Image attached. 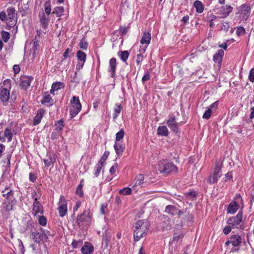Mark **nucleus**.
<instances>
[{"instance_id": "1", "label": "nucleus", "mask_w": 254, "mask_h": 254, "mask_svg": "<svg viewBox=\"0 0 254 254\" xmlns=\"http://www.w3.org/2000/svg\"><path fill=\"white\" fill-rule=\"evenodd\" d=\"M148 227V222L146 220H140L135 223L133 233L134 239L135 241H138L145 235Z\"/></svg>"}, {"instance_id": "2", "label": "nucleus", "mask_w": 254, "mask_h": 254, "mask_svg": "<svg viewBox=\"0 0 254 254\" xmlns=\"http://www.w3.org/2000/svg\"><path fill=\"white\" fill-rule=\"evenodd\" d=\"M158 165L161 173L170 174L173 172H177L178 171L177 167L171 162L162 161L159 162Z\"/></svg>"}, {"instance_id": "3", "label": "nucleus", "mask_w": 254, "mask_h": 254, "mask_svg": "<svg viewBox=\"0 0 254 254\" xmlns=\"http://www.w3.org/2000/svg\"><path fill=\"white\" fill-rule=\"evenodd\" d=\"M90 221V216L89 211H85L83 213L78 215L77 222L79 226L87 225Z\"/></svg>"}, {"instance_id": "4", "label": "nucleus", "mask_w": 254, "mask_h": 254, "mask_svg": "<svg viewBox=\"0 0 254 254\" xmlns=\"http://www.w3.org/2000/svg\"><path fill=\"white\" fill-rule=\"evenodd\" d=\"M242 221V212H239L235 217L229 218L227 223L233 228H239L241 227V223Z\"/></svg>"}, {"instance_id": "5", "label": "nucleus", "mask_w": 254, "mask_h": 254, "mask_svg": "<svg viewBox=\"0 0 254 254\" xmlns=\"http://www.w3.org/2000/svg\"><path fill=\"white\" fill-rule=\"evenodd\" d=\"M58 209L59 215L62 217L64 216L67 213V202L64 196H61L60 198Z\"/></svg>"}, {"instance_id": "6", "label": "nucleus", "mask_w": 254, "mask_h": 254, "mask_svg": "<svg viewBox=\"0 0 254 254\" xmlns=\"http://www.w3.org/2000/svg\"><path fill=\"white\" fill-rule=\"evenodd\" d=\"M219 163L216 165V167L212 175H210L207 180L210 184H214L218 181V179L221 177V169L219 166Z\"/></svg>"}, {"instance_id": "7", "label": "nucleus", "mask_w": 254, "mask_h": 254, "mask_svg": "<svg viewBox=\"0 0 254 254\" xmlns=\"http://www.w3.org/2000/svg\"><path fill=\"white\" fill-rule=\"evenodd\" d=\"M166 124L172 131L175 133L179 132V126H180V124L176 122L175 116L170 117L167 121Z\"/></svg>"}, {"instance_id": "8", "label": "nucleus", "mask_w": 254, "mask_h": 254, "mask_svg": "<svg viewBox=\"0 0 254 254\" xmlns=\"http://www.w3.org/2000/svg\"><path fill=\"white\" fill-rule=\"evenodd\" d=\"M15 199L9 198L4 199L2 203V207L4 211H10L13 209V207L15 204Z\"/></svg>"}, {"instance_id": "9", "label": "nucleus", "mask_w": 254, "mask_h": 254, "mask_svg": "<svg viewBox=\"0 0 254 254\" xmlns=\"http://www.w3.org/2000/svg\"><path fill=\"white\" fill-rule=\"evenodd\" d=\"M10 86L7 87H1L0 88V101L2 102H6L9 98Z\"/></svg>"}, {"instance_id": "10", "label": "nucleus", "mask_w": 254, "mask_h": 254, "mask_svg": "<svg viewBox=\"0 0 254 254\" xmlns=\"http://www.w3.org/2000/svg\"><path fill=\"white\" fill-rule=\"evenodd\" d=\"M33 211L34 215L42 214L43 213V208L40 202L37 200V198H35V201L33 204Z\"/></svg>"}, {"instance_id": "11", "label": "nucleus", "mask_w": 254, "mask_h": 254, "mask_svg": "<svg viewBox=\"0 0 254 254\" xmlns=\"http://www.w3.org/2000/svg\"><path fill=\"white\" fill-rule=\"evenodd\" d=\"M2 196L5 197V199L9 198L15 199L13 196V192L12 190L9 187L6 186L3 190L1 191Z\"/></svg>"}, {"instance_id": "12", "label": "nucleus", "mask_w": 254, "mask_h": 254, "mask_svg": "<svg viewBox=\"0 0 254 254\" xmlns=\"http://www.w3.org/2000/svg\"><path fill=\"white\" fill-rule=\"evenodd\" d=\"M116 65V59L114 58L111 59L109 61V71L111 72V76L112 77H114L115 76Z\"/></svg>"}, {"instance_id": "13", "label": "nucleus", "mask_w": 254, "mask_h": 254, "mask_svg": "<svg viewBox=\"0 0 254 254\" xmlns=\"http://www.w3.org/2000/svg\"><path fill=\"white\" fill-rule=\"evenodd\" d=\"M93 246L89 243H85L81 249V251L83 254H90L93 252Z\"/></svg>"}, {"instance_id": "14", "label": "nucleus", "mask_w": 254, "mask_h": 254, "mask_svg": "<svg viewBox=\"0 0 254 254\" xmlns=\"http://www.w3.org/2000/svg\"><path fill=\"white\" fill-rule=\"evenodd\" d=\"M230 242L234 247H238L242 243V238L238 235H234L230 237Z\"/></svg>"}, {"instance_id": "15", "label": "nucleus", "mask_w": 254, "mask_h": 254, "mask_svg": "<svg viewBox=\"0 0 254 254\" xmlns=\"http://www.w3.org/2000/svg\"><path fill=\"white\" fill-rule=\"evenodd\" d=\"M30 238L35 242L39 243L43 239V236L41 233L35 231L32 232L31 235H30Z\"/></svg>"}, {"instance_id": "16", "label": "nucleus", "mask_w": 254, "mask_h": 254, "mask_svg": "<svg viewBox=\"0 0 254 254\" xmlns=\"http://www.w3.org/2000/svg\"><path fill=\"white\" fill-rule=\"evenodd\" d=\"M56 156L55 154H50L48 156V159H44V162L46 167H49L51 165L53 164L56 161Z\"/></svg>"}, {"instance_id": "17", "label": "nucleus", "mask_w": 254, "mask_h": 254, "mask_svg": "<svg viewBox=\"0 0 254 254\" xmlns=\"http://www.w3.org/2000/svg\"><path fill=\"white\" fill-rule=\"evenodd\" d=\"M31 79L28 77H23L21 79L20 86L24 90H26L30 86Z\"/></svg>"}, {"instance_id": "18", "label": "nucleus", "mask_w": 254, "mask_h": 254, "mask_svg": "<svg viewBox=\"0 0 254 254\" xmlns=\"http://www.w3.org/2000/svg\"><path fill=\"white\" fill-rule=\"evenodd\" d=\"M151 39V34L149 32H145L143 33L142 38L140 40V43L142 44L148 45Z\"/></svg>"}, {"instance_id": "19", "label": "nucleus", "mask_w": 254, "mask_h": 254, "mask_svg": "<svg viewBox=\"0 0 254 254\" xmlns=\"http://www.w3.org/2000/svg\"><path fill=\"white\" fill-rule=\"evenodd\" d=\"M49 18L46 17L44 13L40 15V22L43 28L45 29L47 27L49 24Z\"/></svg>"}, {"instance_id": "20", "label": "nucleus", "mask_w": 254, "mask_h": 254, "mask_svg": "<svg viewBox=\"0 0 254 254\" xmlns=\"http://www.w3.org/2000/svg\"><path fill=\"white\" fill-rule=\"evenodd\" d=\"M169 131L165 126H159L157 128V134L162 136H167Z\"/></svg>"}, {"instance_id": "21", "label": "nucleus", "mask_w": 254, "mask_h": 254, "mask_svg": "<svg viewBox=\"0 0 254 254\" xmlns=\"http://www.w3.org/2000/svg\"><path fill=\"white\" fill-rule=\"evenodd\" d=\"M177 207L173 205H169L166 207L165 212L169 214L175 215L177 214Z\"/></svg>"}, {"instance_id": "22", "label": "nucleus", "mask_w": 254, "mask_h": 254, "mask_svg": "<svg viewBox=\"0 0 254 254\" xmlns=\"http://www.w3.org/2000/svg\"><path fill=\"white\" fill-rule=\"evenodd\" d=\"M224 52L222 50H219L213 56V60L215 63L220 64L221 63Z\"/></svg>"}, {"instance_id": "23", "label": "nucleus", "mask_w": 254, "mask_h": 254, "mask_svg": "<svg viewBox=\"0 0 254 254\" xmlns=\"http://www.w3.org/2000/svg\"><path fill=\"white\" fill-rule=\"evenodd\" d=\"M71 104L73 108L77 110L81 109V105L79 102L78 98L73 96L72 99L71 100Z\"/></svg>"}, {"instance_id": "24", "label": "nucleus", "mask_w": 254, "mask_h": 254, "mask_svg": "<svg viewBox=\"0 0 254 254\" xmlns=\"http://www.w3.org/2000/svg\"><path fill=\"white\" fill-rule=\"evenodd\" d=\"M116 152L118 156H121L125 150V146L116 142L114 145Z\"/></svg>"}, {"instance_id": "25", "label": "nucleus", "mask_w": 254, "mask_h": 254, "mask_svg": "<svg viewBox=\"0 0 254 254\" xmlns=\"http://www.w3.org/2000/svg\"><path fill=\"white\" fill-rule=\"evenodd\" d=\"M64 84L61 82H57L54 83L52 86V89L51 90V93L52 94H54V92L58 91L61 88H64Z\"/></svg>"}, {"instance_id": "26", "label": "nucleus", "mask_w": 254, "mask_h": 254, "mask_svg": "<svg viewBox=\"0 0 254 254\" xmlns=\"http://www.w3.org/2000/svg\"><path fill=\"white\" fill-rule=\"evenodd\" d=\"M193 6L198 13H202L204 10V6L201 1L196 0L193 3Z\"/></svg>"}, {"instance_id": "27", "label": "nucleus", "mask_w": 254, "mask_h": 254, "mask_svg": "<svg viewBox=\"0 0 254 254\" xmlns=\"http://www.w3.org/2000/svg\"><path fill=\"white\" fill-rule=\"evenodd\" d=\"M239 207L238 205L236 202L231 203L227 208V211L229 213L233 214L236 212Z\"/></svg>"}, {"instance_id": "28", "label": "nucleus", "mask_w": 254, "mask_h": 254, "mask_svg": "<svg viewBox=\"0 0 254 254\" xmlns=\"http://www.w3.org/2000/svg\"><path fill=\"white\" fill-rule=\"evenodd\" d=\"M77 57L79 61L82 62L81 67H82L86 60V54L81 51H78L76 54Z\"/></svg>"}, {"instance_id": "29", "label": "nucleus", "mask_w": 254, "mask_h": 254, "mask_svg": "<svg viewBox=\"0 0 254 254\" xmlns=\"http://www.w3.org/2000/svg\"><path fill=\"white\" fill-rule=\"evenodd\" d=\"M43 117V112H37V115L33 119V125L36 126L40 124Z\"/></svg>"}, {"instance_id": "30", "label": "nucleus", "mask_w": 254, "mask_h": 254, "mask_svg": "<svg viewBox=\"0 0 254 254\" xmlns=\"http://www.w3.org/2000/svg\"><path fill=\"white\" fill-rule=\"evenodd\" d=\"M183 236V234L182 232L175 233L174 234L172 241L170 242L169 243L170 246H172L174 242L178 241L180 239H182Z\"/></svg>"}, {"instance_id": "31", "label": "nucleus", "mask_w": 254, "mask_h": 254, "mask_svg": "<svg viewBox=\"0 0 254 254\" xmlns=\"http://www.w3.org/2000/svg\"><path fill=\"white\" fill-rule=\"evenodd\" d=\"M64 8L63 6H59L56 7L53 14H56L57 17H61L64 14Z\"/></svg>"}, {"instance_id": "32", "label": "nucleus", "mask_w": 254, "mask_h": 254, "mask_svg": "<svg viewBox=\"0 0 254 254\" xmlns=\"http://www.w3.org/2000/svg\"><path fill=\"white\" fill-rule=\"evenodd\" d=\"M144 180V176L142 174L138 175L135 179V184L133 187L141 186L142 185Z\"/></svg>"}, {"instance_id": "33", "label": "nucleus", "mask_w": 254, "mask_h": 254, "mask_svg": "<svg viewBox=\"0 0 254 254\" xmlns=\"http://www.w3.org/2000/svg\"><path fill=\"white\" fill-rule=\"evenodd\" d=\"M118 55L124 62H126L128 58L129 53L127 51H121L118 52Z\"/></svg>"}, {"instance_id": "34", "label": "nucleus", "mask_w": 254, "mask_h": 254, "mask_svg": "<svg viewBox=\"0 0 254 254\" xmlns=\"http://www.w3.org/2000/svg\"><path fill=\"white\" fill-rule=\"evenodd\" d=\"M4 134L8 141H10L12 140V133L11 129L8 127L6 128Z\"/></svg>"}, {"instance_id": "35", "label": "nucleus", "mask_w": 254, "mask_h": 254, "mask_svg": "<svg viewBox=\"0 0 254 254\" xmlns=\"http://www.w3.org/2000/svg\"><path fill=\"white\" fill-rule=\"evenodd\" d=\"M162 228L164 230H169L170 229L171 223L169 218H165V220L162 224Z\"/></svg>"}, {"instance_id": "36", "label": "nucleus", "mask_w": 254, "mask_h": 254, "mask_svg": "<svg viewBox=\"0 0 254 254\" xmlns=\"http://www.w3.org/2000/svg\"><path fill=\"white\" fill-rule=\"evenodd\" d=\"M103 165H104V164H103L101 162H98V163L96 164V165L95 166L96 171L95 173V176L96 177L98 176V175H99V174L101 172V170L102 169Z\"/></svg>"}, {"instance_id": "37", "label": "nucleus", "mask_w": 254, "mask_h": 254, "mask_svg": "<svg viewBox=\"0 0 254 254\" xmlns=\"http://www.w3.org/2000/svg\"><path fill=\"white\" fill-rule=\"evenodd\" d=\"M55 126L58 131H61L64 127V121L62 119L59 120L56 123Z\"/></svg>"}, {"instance_id": "38", "label": "nucleus", "mask_w": 254, "mask_h": 254, "mask_svg": "<svg viewBox=\"0 0 254 254\" xmlns=\"http://www.w3.org/2000/svg\"><path fill=\"white\" fill-rule=\"evenodd\" d=\"M14 11L15 10L13 8H9L7 9V15L9 19L15 18Z\"/></svg>"}, {"instance_id": "39", "label": "nucleus", "mask_w": 254, "mask_h": 254, "mask_svg": "<svg viewBox=\"0 0 254 254\" xmlns=\"http://www.w3.org/2000/svg\"><path fill=\"white\" fill-rule=\"evenodd\" d=\"M54 102L53 100H51L49 95H46L44 96L43 100L42 101L43 104L49 103L52 105Z\"/></svg>"}, {"instance_id": "40", "label": "nucleus", "mask_w": 254, "mask_h": 254, "mask_svg": "<svg viewBox=\"0 0 254 254\" xmlns=\"http://www.w3.org/2000/svg\"><path fill=\"white\" fill-rule=\"evenodd\" d=\"M41 231L42 232L41 233L43 236V238H45L46 239H48L49 236H53L54 235L51 234L50 232L48 230H45L43 228H41Z\"/></svg>"}, {"instance_id": "41", "label": "nucleus", "mask_w": 254, "mask_h": 254, "mask_svg": "<svg viewBox=\"0 0 254 254\" xmlns=\"http://www.w3.org/2000/svg\"><path fill=\"white\" fill-rule=\"evenodd\" d=\"M119 192L123 195H128L131 193V190L129 188H125L121 190Z\"/></svg>"}, {"instance_id": "42", "label": "nucleus", "mask_w": 254, "mask_h": 254, "mask_svg": "<svg viewBox=\"0 0 254 254\" xmlns=\"http://www.w3.org/2000/svg\"><path fill=\"white\" fill-rule=\"evenodd\" d=\"M124 135V131L122 129L119 132L116 133V142L119 141L121 139L123 138Z\"/></svg>"}, {"instance_id": "43", "label": "nucleus", "mask_w": 254, "mask_h": 254, "mask_svg": "<svg viewBox=\"0 0 254 254\" xmlns=\"http://www.w3.org/2000/svg\"><path fill=\"white\" fill-rule=\"evenodd\" d=\"M79 46L81 49L86 50L88 47V44L85 40L84 38H82L79 43Z\"/></svg>"}, {"instance_id": "44", "label": "nucleus", "mask_w": 254, "mask_h": 254, "mask_svg": "<svg viewBox=\"0 0 254 254\" xmlns=\"http://www.w3.org/2000/svg\"><path fill=\"white\" fill-rule=\"evenodd\" d=\"M2 38L5 42H7L10 38L9 34L7 32L2 31L1 32Z\"/></svg>"}, {"instance_id": "45", "label": "nucleus", "mask_w": 254, "mask_h": 254, "mask_svg": "<svg viewBox=\"0 0 254 254\" xmlns=\"http://www.w3.org/2000/svg\"><path fill=\"white\" fill-rule=\"evenodd\" d=\"M109 155V151H105L101 158H100V160L99 161V162H101L103 164L104 163L105 160L107 159L108 156Z\"/></svg>"}, {"instance_id": "46", "label": "nucleus", "mask_w": 254, "mask_h": 254, "mask_svg": "<svg viewBox=\"0 0 254 254\" xmlns=\"http://www.w3.org/2000/svg\"><path fill=\"white\" fill-rule=\"evenodd\" d=\"M82 188H83V186L81 184H80L77 186L76 190V194H77L78 195H79L80 196H81L83 194V191L82 190Z\"/></svg>"}, {"instance_id": "47", "label": "nucleus", "mask_w": 254, "mask_h": 254, "mask_svg": "<svg viewBox=\"0 0 254 254\" xmlns=\"http://www.w3.org/2000/svg\"><path fill=\"white\" fill-rule=\"evenodd\" d=\"M236 33L238 36H241L245 34V29L243 27H239L237 28Z\"/></svg>"}, {"instance_id": "48", "label": "nucleus", "mask_w": 254, "mask_h": 254, "mask_svg": "<svg viewBox=\"0 0 254 254\" xmlns=\"http://www.w3.org/2000/svg\"><path fill=\"white\" fill-rule=\"evenodd\" d=\"M39 223L42 226H45L47 224V220L44 216H39L38 219Z\"/></svg>"}, {"instance_id": "49", "label": "nucleus", "mask_w": 254, "mask_h": 254, "mask_svg": "<svg viewBox=\"0 0 254 254\" xmlns=\"http://www.w3.org/2000/svg\"><path fill=\"white\" fill-rule=\"evenodd\" d=\"M218 106V102H215L205 111H212V110H215L217 109Z\"/></svg>"}, {"instance_id": "50", "label": "nucleus", "mask_w": 254, "mask_h": 254, "mask_svg": "<svg viewBox=\"0 0 254 254\" xmlns=\"http://www.w3.org/2000/svg\"><path fill=\"white\" fill-rule=\"evenodd\" d=\"M232 7L230 5H226V7L224 11L223 14L226 17L232 11Z\"/></svg>"}, {"instance_id": "51", "label": "nucleus", "mask_w": 254, "mask_h": 254, "mask_svg": "<svg viewBox=\"0 0 254 254\" xmlns=\"http://www.w3.org/2000/svg\"><path fill=\"white\" fill-rule=\"evenodd\" d=\"M249 79L252 82H254V68L251 69L249 75Z\"/></svg>"}, {"instance_id": "52", "label": "nucleus", "mask_w": 254, "mask_h": 254, "mask_svg": "<svg viewBox=\"0 0 254 254\" xmlns=\"http://www.w3.org/2000/svg\"><path fill=\"white\" fill-rule=\"evenodd\" d=\"M82 242L81 241H73V242L72 243V245L73 248H78L82 245Z\"/></svg>"}, {"instance_id": "53", "label": "nucleus", "mask_w": 254, "mask_h": 254, "mask_svg": "<svg viewBox=\"0 0 254 254\" xmlns=\"http://www.w3.org/2000/svg\"><path fill=\"white\" fill-rule=\"evenodd\" d=\"M45 12L46 13L49 15L51 13V5L49 3H47V2L45 4Z\"/></svg>"}, {"instance_id": "54", "label": "nucleus", "mask_w": 254, "mask_h": 254, "mask_svg": "<svg viewBox=\"0 0 254 254\" xmlns=\"http://www.w3.org/2000/svg\"><path fill=\"white\" fill-rule=\"evenodd\" d=\"M7 20L8 22H7V24L10 27L13 26L16 24V20L15 18H13V19H8Z\"/></svg>"}, {"instance_id": "55", "label": "nucleus", "mask_w": 254, "mask_h": 254, "mask_svg": "<svg viewBox=\"0 0 254 254\" xmlns=\"http://www.w3.org/2000/svg\"><path fill=\"white\" fill-rule=\"evenodd\" d=\"M117 167H118L117 164L115 163L114 165H113L111 167V168L110 169V173L111 174L113 175L115 173Z\"/></svg>"}, {"instance_id": "56", "label": "nucleus", "mask_w": 254, "mask_h": 254, "mask_svg": "<svg viewBox=\"0 0 254 254\" xmlns=\"http://www.w3.org/2000/svg\"><path fill=\"white\" fill-rule=\"evenodd\" d=\"M231 231V227L230 226H226L224 229H223V233L225 234V235H227Z\"/></svg>"}, {"instance_id": "57", "label": "nucleus", "mask_w": 254, "mask_h": 254, "mask_svg": "<svg viewBox=\"0 0 254 254\" xmlns=\"http://www.w3.org/2000/svg\"><path fill=\"white\" fill-rule=\"evenodd\" d=\"M142 59L143 57L142 56V53L137 55L136 63L138 65L142 62Z\"/></svg>"}, {"instance_id": "58", "label": "nucleus", "mask_w": 254, "mask_h": 254, "mask_svg": "<svg viewBox=\"0 0 254 254\" xmlns=\"http://www.w3.org/2000/svg\"><path fill=\"white\" fill-rule=\"evenodd\" d=\"M150 78V75L148 73H146L142 78V81L143 82L149 80Z\"/></svg>"}, {"instance_id": "59", "label": "nucleus", "mask_w": 254, "mask_h": 254, "mask_svg": "<svg viewBox=\"0 0 254 254\" xmlns=\"http://www.w3.org/2000/svg\"><path fill=\"white\" fill-rule=\"evenodd\" d=\"M211 113L212 112H204V114L203 115L202 118L203 119H205L207 120L209 119L211 116Z\"/></svg>"}, {"instance_id": "60", "label": "nucleus", "mask_w": 254, "mask_h": 254, "mask_svg": "<svg viewBox=\"0 0 254 254\" xmlns=\"http://www.w3.org/2000/svg\"><path fill=\"white\" fill-rule=\"evenodd\" d=\"M71 52V49L69 48H67L66 49L64 53V58H67L69 57V53Z\"/></svg>"}, {"instance_id": "61", "label": "nucleus", "mask_w": 254, "mask_h": 254, "mask_svg": "<svg viewBox=\"0 0 254 254\" xmlns=\"http://www.w3.org/2000/svg\"><path fill=\"white\" fill-rule=\"evenodd\" d=\"M189 15H186L185 16H184L181 20V21L183 22L184 24H186L189 21Z\"/></svg>"}, {"instance_id": "62", "label": "nucleus", "mask_w": 254, "mask_h": 254, "mask_svg": "<svg viewBox=\"0 0 254 254\" xmlns=\"http://www.w3.org/2000/svg\"><path fill=\"white\" fill-rule=\"evenodd\" d=\"M0 19L1 21H4L6 19V14L4 11H1L0 13Z\"/></svg>"}, {"instance_id": "63", "label": "nucleus", "mask_w": 254, "mask_h": 254, "mask_svg": "<svg viewBox=\"0 0 254 254\" xmlns=\"http://www.w3.org/2000/svg\"><path fill=\"white\" fill-rule=\"evenodd\" d=\"M13 69L15 73H18L20 71V67L18 65H14L13 67Z\"/></svg>"}, {"instance_id": "64", "label": "nucleus", "mask_w": 254, "mask_h": 254, "mask_svg": "<svg viewBox=\"0 0 254 254\" xmlns=\"http://www.w3.org/2000/svg\"><path fill=\"white\" fill-rule=\"evenodd\" d=\"M107 206L106 205H104V204H102L101 205V213L102 214H104L105 213V209L106 208Z\"/></svg>"}]
</instances>
